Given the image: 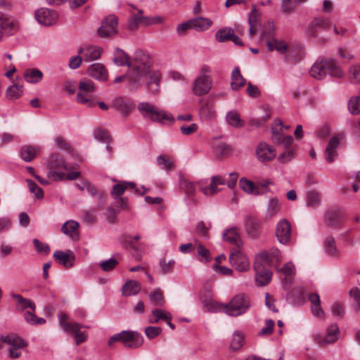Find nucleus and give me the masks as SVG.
Listing matches in <instances>:
<instances>
[{"mask_svg": "<svg viewBox=\"0 0 360 360\" xmlns=\"http://www.w3.org/2000/svg\"><path fill=\"white\" fill-rule=\"evenodd\" d=\"M336 78H342L345 72L335 59H321L316 60L311 66L310 75L316 79H324L327 74Z\"/></svg>", "mask_w": 360, "mask_h": 360, "instance_id": "f257e3e1", "label": "nucleus"}, {"mask_svg": "<svg viewBox=\"0 0 360 360\" xmlns=\"http://www.w3.org/2000/svg\"><path fill=\"white\" fill-rule=\"evenodd\" d=\"M220 306L223 311L230 316H239L245 314L251 307V300L245 293H238L234 295L226 304Z\"/></svg>", "mask_w": 360, "mask_h": 360, "instance_id": "f03ea898", "label": "nucleus"}, {"mask_svg": "<svg viewBox=\"0 0 360 360\" xmlns=\"http://www.w3.org/2000/svg\"><path fill=\"white\" fill-rule=\"evenodd\" d=\"M238 178V174L236 172H231L229 174V179H226L220 176L216 175L212 176L210 180V183L208 186H202V181L198 182L200 187V191L205 195L212 196L221 191V189L218 188L219 185L226 184L229 188H233L236 184Z\"/></svg>", "mask_w": 360, "mask_h": 360, "instance_id": "7ed1b4c3", "label": "nucleus"}, {"mask_svg": "<svg viewBox=\"0 0 360 360\" xmlns=\"http://www.w3.org/2000/svg\"><path fill=\"white\" fill-rule=\"evenodd\" d=\"M135 66L132 70L129 79L131 83H139L143 77L148 72L150 68V58L142 50H136L134 56Z\"/></svg>", "mask_w": 360, "mask_h": 360, "instance_id": "20e7f679", "label": "nucleus"}, {"mask_svg": "<svg viewBox=\"0 0 360 360\" xmlns=\"http://www.w3.org/2000/svg\"><path fill=\"white\" fill-rule=\"evenodd\" d=\"M121 342L124 347L131 349L140 347L143 343V336L137 331L122 330L112 335L108 340V345Z\"/></svg>", "mask_w": 360, "mask_h": 360, "instance_id": "39448f33", "label": "nucleus"}, {"mask_svg": "<svg viewBox=\"0 0 360 360\" xmlns=\"http://www.w3.org/2000/svg\"><path fill=\"white\" fill-rule=\"evenodd\" d=\"M138 110L145 118H148L153 122L161 124L173 123L174 118L172 114L162 110L156 108L153 105L148 102H142L139 104Z\"/></svg>", "mask_w": 360, "mask_h": 360, "instance_id": "423d86ee", "label": "nucleus"}, {"mask_svg": "<svg viewBox=\"0 0 360 360\" xmlns=\"http://www.w3.org/2000/svg\"><path fill=\"white\" fill-rule=\"evenodd\" d=\"M210 72L211 69L208 65H204L201 68L198 76L193 82L192 91L194 95L203 96L212 89V79Z\"/></svg>", "mask_w": 360, "mask_h": 360, "instance_id": "0eeeda50", "label": "nucleus"}, {"mask_svg": "<svg viewBox=\"0 0 360 360\" xmlns=\"http://www.w3.org/2000/svg\"><path fill=\"white\" fill-rule=\"evenodd\" d=\"M59 324L62 329L67 333L73 335L77 345L85 342L88 339V333L86 331H80L83 325L77 322L69 321V317L65 314H61L58 316Z\"/></svg>", "mask_w": 360, "mask_h": 360, "instance_id": "6e6552de", "label": "nucleus"}, {"mask_svg": "<svg viewBox=\"0 0 360 360\" xmlns=\"http://www.w3.org/2000/svg\"><path fill=\"white\" fill-rule=\"evenodd\" d=\"M49 167L48 177L53 181L64 180L65 179V171L70 169V166L65 163L60 154H53L51 156Z\"/></svg>", "mask_w": 360, "mask_h": 360, "instance_id": "1a4fd4ad", "label": "nucleus"}, {"mask_svg": "<svg viewBox=\"0 0 360 360\" xmlns=\"http://www.w3.org/2000/svg\"><path fill=\"white\" fill-rule=\"evenodd\" d=\"M95 90L94 82L88 79L81 80L79 83V91L77 94V101L86 107L96 106V98L94 96Z\"/></svg>", "mask_w": 360, "mask_h": 360, "instance_id": "9d476101", "label": "nucleus"}, {"mask_svg": "<svg viewBox=\"0 0 360 360\" xmlns=\"http://www.w3.org/2000/svg\"><path fill=\"white\" fill-rule=\"evenodd\" d=\"M330 23V20L328 18L316 17L305 27L304 34L312 39L319 37L320 32L326 30Z\"/></svg>", "mask_w": 360, "mask_h": 360, "instance_id": "9b49d317", "label": "nucleus"}, {"mask_svg": "<svg viewBox=\"0 0 360 360\" xmlns=\"http://www.w3.org/2000/svg\"><path fill=\"white\" fill-rule=\"evenodd\" d=\"M275 234L280 243L290 244L292 238L291 224L286 219L279 220L275 228Z\"/></svg>", "mask_w": 360, "mask_h": 360, "instance_id": "f8f14e48", "label": "nucleus"}, {"mask_svg": "<svg viewBox=\"0 0 360 360\" xmlns=\"http://www.w3.org/2000/svg\"><path fill=\"white\" fill-rule=\"evenodd\" d=\"M118 18L115 15H109L105 18L97 32L100 37H107L115 35L117 30Z\"/></svg>", "mask_w": 360, "mask_h": 360, "instance_id": "ddd939ff", "label": "nucleus"}, {"mask_svg": "<svg viewBox=\"0 0 360 360\" xmlns=\"http://www.w3.org/2000/svg\"><path fill=\"white\" fill-rule=\"evenodd\" d=\"M229 262L238 271H246L250 268V261L240 249H236L230 254Z\"/></svg>", "mask_w": 360, "mask_h": 360, "instance_id": "4468645a", "label": "nucleus"}, {"mask_svg": "<svg viewBox=\"0 0 360 360\" xmlns=\"http://www.w3.org/2000/svg\"><path fill=\"white\" fill-rule=\"evenodd\" d=\"M34 17L40 25L50 26L56 22L58 13L52 9L41 8L34 12Z\"/></svg>", "mask_w": 360, "mask_h": 360, "instance_id": "2eb2a0df", "label": "nucleus"}, {"mask_svg": "<svg viewBox=\"0 0 360 360\" xmlns=\"http://www.w3.org/2000/svg\"><path fill=\"white\" fill-rule=\"evenodd\" d=\"M103 53L101 47L93 45H86L78 49L77 53L83 56V60L86 62L98 60Z\"/></svg>", "mask_w": 360, "mask_h": 360, "instance_id": "dca6fc26", "label": "nucleus"}, {"mask_svg": "<svg viewBox=\"0 0 360 360\" xmlns=\"http://www.w3.org/2000/svg\"><path fill=\"white\" fill-rule=\"evenodd\" d=\"M53 257L59 264L66 268H71L74 265L75 255L71 250H56Z\"/></svg>", "mask_w": 360, "mask_h": 360, "instance_id": "f3484780", "label": "nucleus"}, {"mask_svg": "<svg viewBox=\"0 0 360 360\" xmlns=\"http://www.w3.org/2000/svg\"><path fill=\"white\" fill-rule=\"evenodd\" d=\"M257 159L262 162L272 160L276 155V150L265 142H261L256 150Z\"/></svg>", "mask_w": 360, "mask_h": 360, "instance_id": "a211bd4d", "label": "nucleus"}, {"mask_svg": "<svg viewBox=\"0 0 360 360\" xmlns=\"http://www.w3.org/2000/svg\"><path fill=\"white\" fill-rule=\"evenodd\" d=\"M245 231L248 236L251 238H257L261 232V226L259 220L257 219L247 216L245 219Z\"/></svg>", "mask_w": 360, "mask_h": 360, "instance_id": "6ab92c4d", "label": "nucleus"}, {"mask_svg": "<svg viewBox=\"0 0 360 360\" xmlns=\"http://www.w3.org/2000/svg\"><path fill=\"white\" fill-rule=\"evenodd\" d=\"M222 236L224 240L235 245L236 249H240L243 245V242L237 227H231L226 229Z\"/></svg>", "mask_w": 360, "mask_h": 360, "instance_id": "aec40b11", "label": "nucleus"}, {"mask_svg": "<svg viewBox=\"0 0 360 360\" xmlns=\"http://www.w3.org/2000/svg\"><path fill=\"white\" fill-rule=\"evenodd\" d=\"M344 212L338 207L329 210L326 215V222L331 227H337L343 221Z\"/></svg>", "mask_w": 360, "mask_h": 360, "instance_id": "412c9836", "label": "nucleus"}, {"mask_svg": "<svg viewBox=\"0 0 360 360\" xmlns=\"http://www.w3.org/2000/svg\"><path fill=\"white\" fill-rule=\"evenodd\" d=\"M112 107L120 112L124 116H127L134 108V104L127 98L119 97L114 100Z\"/></svg>", "mask_w": 360, "mask_h": 360, "instance_id": "4be33fe9", "label": "nucleus"}, {"mask_svg": "<svg viewBox=\"0 0 360 360\" xmlns=\"http://www.w3.org/2000/svg\"><path fill=\"white\" fill-rule=\"evenodd\" d=\"M255 270V281L257 285L264 286L268 284L271 278V272L266 266H262L257 264L254 266Z\"/></svg>", "mask_w": 360, "mask_h": 360, "instance_id": "5701e85b", "label": "nucleus"}, {"mask_svg": "<svg viewBox=\"0 0 360 360\" xmlns=\"http://www.w3.org/2000/svg\"><path fill=\"white\" fill-rule=\"evenodd\" d=\"M340 145V139L333 136L328 141L325 150L326 160L328 162H333L338 156L337 148Z\"/></svg>", "mask_w": 360, "mask_h": 360, "instance_id": "b1692460", "label": "nucleus"}, {"mask_svg": "<svg viewBox=\"0 0 360 360\" xmlns=\"http://www.w3.org/2000/svg\"><path fill=\"white\" fill-rule=\"evenodd\" d=\"M88 74L97 79L103 80L107 78V72L105 67L101 63H94L88 68Z\"/></svg>", "mask_w": 360, "mask_h": 360, "instance_id": "393cba45", "label": "nucleus"}, {"mask_svg": "<svg viewBox=\"0 0 360 360\" xmlns=\"http://www.w3.org/2000/svg\"><path fill=\"white\" fill-rule=\"evenodd\" d=\"M38 151L39 148L37 146L25 145L20 148V158L26 162H31L35 158Z\"/></svg>", "mask_w": 360, "mask_h": 360, "instance_id": "a878e982", "label": "nucleus"}, {"mask_svg": "<svg viewBox=\"0 0 360 360\" xmlns=\"http://www.w3.org/2000/svg\"><path fill=\"white\" fill-rule=\"evenodd\" d=\"M1 341L15 349H22L27 346V343L24 340L14 334L2 336Z\"/></svg>", "mask_w": 360, "mask_h": 360, "instance_id": "bb28decb", "label": "nucleus"}, {"mask_svg": "<svg viewBox=\"0 0 360 360\" xmlns=\"http://www.w3.org/2000/svg\"><path fill=\"white\" fill-rule=\"evenodd\" d=\"M245 79L240 74L239 68L236 67L231 73V89L238 91L245 84Z\"/></svg>", "mask_w": 360, "mask_h": 360, "instance_id": "cd10ccee", "label": "nucleus"}, {"mask_svg": "<svg viewBox=\"0 0 360 360\" xmlns=\"http://www.w3.org/2000/svg\"><path fill=\"white\" fill-rule=\"evenodd\" d=\"M215 110L213 103L210 101H206L200 109V116L201 120L207 121L214 118Z\"/></svg>", "mask_w": 360, "mask_h": 360, "instance_id": "c85d7f7f", "label": "nucleus"}, {"mask_svg": "<svg viewBox=\"0 0 360 360\" xmlns=\"http://www.w3.org/2000/svg\"><path fill=\"white\" fill-rule=\"evenodd\" d=\"M239 186L248 194H255L256 195L263 193V191H259V187H256L255 184L250 180L241 178L239 180Z\"/></svg>", "mask_w": 360, "mask_h": 360, "instance_id": "c756f323", "label": "nucleus"}, {"mask_svg": "<svg viewBox=\"0 0 360 360\" xmlns=\"http://www.w3.org/2000/svg\"><path fill=\"white\" fill-rule=\"evenodd\" d=\"M192 29L203 32L207 30L212 24V22L209 18L198 17L191 20Z\"/></svg>", "mask_w": 360, "mask_h": 360, "instance_id": "7c9ffc66", "label": "nucleus"}, {"mask_svg": "<svg viewBox=\"0 0 360 360\" xmlns=\"http://www.w3.org/2000/svg\"><path fill=\"white\" fill-rule=\"evenodd\" d=\"M141 285L139 282L129 280L122 288V295L124 296L135 295L139 293Z\"/></svg>", "mask_w": 360, "mask_h": 360, "instance_id": "2f4dec72", "label": "nucleus"}, {"mask_svg": "<svg viewBox=\"0 0 360 360\" xmlns=\"http://www.w3.org/2000/svg\"><path fill=\"white\" fill-rule=\"evenodd\" d=\"M0 27L8 35L14 34L16 30L15 23L2 13H0Z\"/></svg>", "mask_w": 360, "mask_h": 360, "instance_id": "473e14b6", "label": "nucleus"}, {"mask_svg": "<svg viewBox=\"0 0 360 360\" xmlns=\"http://www.w3.org/2000/svg\"><path fill=\"white\" fill-rule=\"evenodd\" d=\"M79 224L78 222L70 220L64 223L61 227L62 232L71 238L77 237V232L79 229Z\"/></svg>", "mask_w": 360, "mask_h": 360, "instance_id": "72a5a7b5", "label": "nucleus"}, {"mask_svg": "<svg viewBox=\"0 0 360 360\" xmlns=\"http://www.w3.org/2000/svg\"><path fill=\"white\" fill-rule=\"evenodd\" d=\"M325 252L333 257H338L340 255V250L338 249L335 238L328 236L326 238L324 241Z\"/></svg>", "mask_w": 360, "mask_h": 360, "instance_id": "f704fd0d", "label": "nucleus"}, {"mask_svg": "<svg viewBox=\"0 0 360 360\" xmlns=\"http://www.w3.org/2000/svg\"><path fill=\"white\" fill-rule=\"evenodd\" d=\"M113 61L119 66H131L129 56L122 49L117 48L114 53Z\"/></svg>", "mask_w": 360, "mask_h": 360, "instance_id": "c9c22d12", "label": "nucleus"}, {"mask_svg": "<svg viewBox=\"0 0 360 360\" xmlns=\"http://www.w3.org/2000/svg\"><path fill=\"white\" fill-rule=\"evenodd\" d=\"M340 335V330L336 323L330 324L326 332V335L323 342L326 343H333L338 340Z\"/></svg>", "mask_w": 360, "mask_h": 360, "instance_id": "e433bc0d", "label": "nucleus"}, {"mask_svg": "<svg viewBox=\"0 0 360 360\" xmlns=\"http://www.w3.org/2000/svg\"><path fill=\"white\" fill-rule=\"evenodd\" d=\"M212 146L215 153L220 157H226L231 153V148L224 142L216 140L213 142Z\"/></svg>", "mask_w": 360, "mask_h": 360, "instance_id": "4c0bfd02", "label": "nucleus"}, {"mask_svg": "<svg viewBox=\"0 0 360 360\" xmlns=\"http://www.w3.org/2000/svg\"><path fill=\"white\" fill-rule=\"evenodd\" d=\"M43 77L42 72L38 69H28L24 72V78L29 83H37Z\"/></svg>", "mask_w": 360, "mask_h": 360, "instance_id": "58836bf2", "label": "nucleus"}, {"mask_svg": "<svg viewBox=\"0 0 360 360\" xmlns=\"http://www.w3.org/2000/svg\"><path fill=\"white\" fill-rule=\"evenodd\" d=\"M13 297L16 300L18 309L24 310L30 308L33 311H35V304L31 300L23 298L20 295H13Z\"/></svg>", "mask_w": 360, "mask_h": 360, "instance_id": "ea45409f", "label": "nucleus"}, {"mask_svg": "<svg viewBox=\"0 0 360 360\" xmlns=\"http://www.w3.org/2000/svg\"><path fill=\"white\" fill-rule=\"evenodd\" d=\"M281 210V202L277 198L270 199L267 204V215L273 217L277 214Z\"/></svg>", "mask_w": 360, "mask_h": 360, "instance_id": "a19ab883", "label": "nucleus"}, {"mask_svg": "<svg viewBox=\"0 0 360 360\" xmlns=\"http://www.w3.org/2000/svg\"><path fill=\"white\" fill-rule=\"evenodd\" d=\"M226 120L229 124L232 127L240 128L244 126L245 122L241 120L238 114L235 111H230L226 115Z\"/></svg>", "mask_w": 360, "mask_h": 360, "instance_id": "79ce46f5", "label": "nucleus"}, {"mask_svg": "<svg viewBox=\"0 0 360 360\" xmlns=\"http://www.w3.org/2000/svg\"><path fill=\"white\" fill-rule=\"evenodd\" d=\"M321 202L320 194L315 191H309L307 195V206L309 208H316Z\"/></svg>", "mask_w": 360, "mask_h": 360, "instance_id": "37998d69", "label": "nucleus"}, {"mask_svg": "<svg viewBox=\"0 0 360 360\" xmlns=\"http://www.w3.org/2000/svg\"><path fill=\"white\" fill-rule=\"evenodd\" d=\"M150 302L158 307H162L165 304V298L162 292L160 289L153 290L149 296Z\"/></svg>", "mask_w": 360, "mask_h": 360, "instance_id": "c03bdc74", "label": "nucleus"}, {"mask_svg": "<svg viewBox=\"0 0 360 360\" xmlns=\"http://www.w3.org/2000/svg\"><path fill=\"white\" fill-rule=\"evenodd\" d=\"M348 79L352 84H360V65H352L348 70Z\"/></svg>", "mask_w": 360, "mask_h": 360, "instance_id": "a18cd8bd", "label": "nucleus"}, {"mask_svg": "<svg viewBox=\"0 0 360 360\" xmlns=\"http://www.w3.org/2000/svg\"><path fill=\"white\" fill-rule=\"evenodd\" d=\"M157 164L162 169L169 171L174 168V162L172 158H166L163 155H160L157 158Z\"/></svg>", "mask_w": 360, "mask_h": 360, "instance_id": "49530a36", "label": "nucleus"}, {"mask_svg": "<svg viewBox=\"0 0 360 360\" xmlns=\"http://www.w3.org/2000/svg\"><path fill=\"white\" fill-rule=\"evenodd\" d=\"M22 94V86L13 84L8 86L6 91V97L11 100L18 99Z\"/></svg>", "mask_w": 360, "mask_h": 360, "instance_id": "de8ad7c7", "label": "nucleus"}, {"mask_svg": "<svg viewBox=\"0 0 360 360\" xmlns=\"http://www.w3.org/2000/svg\"><path fill=\"white\" fill-rule=\"evenodd\" d=\"M179 186L180 188L184 191L187 195L191 196L194 195L195 188L193 183L188 181L181 176H180L179 179Z\"/></svg>", "mask_w": 360, "mask_h": 360, "instance_id": "09e8293b", "label": "nucleus"}, {"mask_svg": "<svg viewBox=\"0 0 360 360\" xmlns=\"http://www.w3.org/2000/svg\"><path fill=\"white\" fill-rule=\"evenodd\" d=\"M244 340L245 336L242 333L239 331L235 332L230 345L231 349L238 350L240 349L243 345Z\"/></svg>", "mask_w": 360, "mask_h": 360, "instance_id": "8fccbe9b", "label": "nucleus"}, {"mask_svg": "<svg viewBox=\"0 0 360 360\" xmlns=\"http://www.w3.org/2000/svg\"><path fill=\"white\" fill-rule=\"evenodd\" d=\"M234 30L231 28H223L220 29L217 32L215 37L216 39L219 42H224L226 41H230L231 37H233V33Z\"/></svg>", "mask_w": 360, "mask_h": 360, "instance_id": "3c124183", "label": "nucleus"}, {"mask_svg": "<svg viewBox=\"0 0 360 360\" xmlns=\"http://www.w3.org/2000/svg\"><path fill=\"white\" fill-rule=\"evenodd\" d=\"M152 314L155 319H149V322L151 323H158L160 320H171L172 316L169 313L162 309L152 310Z\"/></svg>", "mask_w": 360, "mask_h": 360, "instance_id": "603ef678", "label": "nucleus"}, {"mask_svg": "<svg viewBox=\"0 0 360 360\" xmlns=\"http://www.w3.org/2000/svg\"><path fill=\"white\" fill-rule=\"evenodd\" d=\"M34 311L32 310L26 311L24 313V317L25 321L30 325H42L46 323V320L44 318L37 317L34 314Z\"/></svg>", "mask_w": 360, "mask_h": 360, "instance_id": "864d4df0", "label": "nucleus"}, {"mask_svg": "<svg viewBox=\"0 0 360 360\" xmlns=\"http://www.w3.org/2000/svg\"><path fill=\"white\" fill-rule=\"evenodd\" d=\"M271 258L269 253L267 252H262L257 255L255 257V262L254 266H256L257 264H259V266H267L269 265L271 262Z\"/></svg>", "mask_w": 360, "mask_h": 360, "instance_id": "5fc2aeb1", "label": "nucleus"}, {"mask_svg": "<svg viewBox=\"0 0 360 360\" xmlns=\"http://www.w3.org/2000/svg\"><path fill=\"white\" fill-rule=\"evenodd\" d=\"M26 182L30 191L34 194L37 198L41 199L44 197V191L34 181L30 179H27Z\"/></svg>", "mask_w": 360, "mask_h": 360, "instance_id": "6e6d98bb", "label": "nucleus"}, {"mask_svg": "<svg viewBox=\"0 0 360 360\" xmlns=\"http://www.w3.org/2000/svg\"><path fill=\"white\" fill-rule=\"evenodd\" d=\"M348 109L353 115L360 114V97L355 96L350 98L348 102Z\"/></svg>", "mask_w": 360, "mask_h": 360, "instance_id": "4d7b16f0", "label": "nucleus"}, {"mask_svg": "<svg viewBox=\"0 0 360 360\" xmlns=\"http://www.w3.org/2000/svg\"><path fill=\"white\" fill-rule=\"evenodd\" d=\"M296 1L292 0H282L281 3V11L285 14H291L295 12Z\"/></svg>", "mask_w": 360, "mask_h": 360, "instance_id": "13d9d810", "label": "nucleus"}, {"mask_svg": "<svg viewBox=\"0 0 360 360\" xmlns=\"http://www.w3.org/2000/svg\"><path fill=\"white\" fill-rule=\"evenodd\" d=\"M88 193L94 198H96L98 201L102 202L105 198L104 192L101 190L98 189L94 185L91 184L89 186H87Z\"/></svg>", "mask_w": 360, "mask_h": 360, "instance_id": "bf43d9fd", "label": "nucleus"}, {"mask_svg": "<svg viewBox=\"0 0 360 360\" xmlns=\"http://www.w3.org/2000/svg\"><path fill=\"white\" fill-rule=\"evenodd\" d=\"M117 264V260L111 257L108 259L102 261L100 263V266L103 271L108 272L112 271Z\"/></svg>", "mask_w": 360, "mask_h": 360, "instance_id": "052dcab7", "label": "nucleus"}, {"mask_svg": "<svg viewBox=\"0 0 360 360\" xmlns=\"http://www.w3.org/2000/svg\"><path fill=\"white\" fill-rule=\"evenodd\" d=\"M143 10H139L138 13L134 14L129 20L128 27L131 30H136L141 24V14H143Z\"/></svg>", "mask_w": 360, "mask_h": 360, "instance_id": "680f3d73", "label": "nucleus"}, {"mask_svg": "<svg viewBox=\"0 0 360 360\" xmlns=\"http://www.w3.org/2000/svg\"><path fill=\"white\" fill-rule=\"evenodd\" d=\"M33 244L38 253L48 255L50 252V247L48 244L42 243L37 238L33 240Z\"/></svg>", "mask_w": 360, "mask_h": 360, "instance_id": "e2e57ef3", "label": "nucleus"}, {"mask_svg": "<svg viewBox=\"0 0 360 360\" xmlns=\"http://www.w3.org/2000/svg\"><path fill=\"white\" fill-rule=\"evenodd\" d=\"M259 13L257 11L255 6L253 5L248 18V22L250 25H255L259 27L261 26L259 20Z\"/></svg>", "mask_w": 360, "mask_h": 360, "instance_id": "0e129e2a", "label": "nucleus"}, {"mask_svg": "<svg viewBox=\"0 0 360 360\" xmlns=\"http://www.w3.org/2000/svg\"><path fill=\"white\" fill-rule=\"evenodd\" d=\"M144 332L146 336L151 340L158 336L161 333L162 329L158 326H148L145 328Z\"/></svg>", "mask_w": 360, "mask_h": 360, "instance_id": "69168bd1", "label": "nucleus"}, {"mask_svg": "<svg viewBox=\"0 0 360 360\" xmlns=\"http://www.w3.org/2000/svg\"><path fill=\"white\" fill-rule=\"evenodd\" d=\"M331 312L333 316L342 319L345 314V307L340 302L334 303L331 307Z\"/></svg>", "mask_w": 360, "mask_h": 360, "instance_id": "338daca9", "label": "nucleus"}, {"mask_svg": "<svg viewBox=\"0 0 360 360\" xmlns=\"http://www.w3.org/2000/svg\"><path fill=\"white\" fill-rule=\"evenodd\" d=\"M144 76L147 77L146 83H160L161 79V75L158 71H150L148 70V72Z\"/></svg>", "mask_w": 360, "mask_h": 360, "instance_id": "774afa93", "label": "nucleus"}]
</instances>
